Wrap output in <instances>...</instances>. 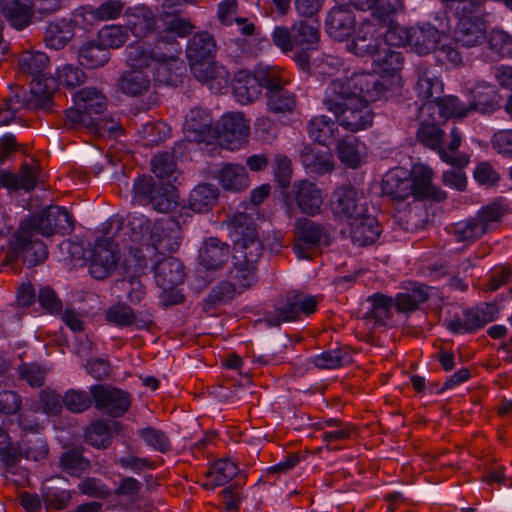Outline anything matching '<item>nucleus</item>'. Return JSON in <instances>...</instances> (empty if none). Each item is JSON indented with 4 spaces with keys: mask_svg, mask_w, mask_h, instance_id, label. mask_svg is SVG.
<instances>
[{
    "mask_svg": "<svg viewBox=\"0 0 512 512\" xmlns=\"http://www.w3.org/2000/svg\"><path fill=\"white\" fill-rule=\"evenodd\" d=\"M430 286L414 282L406 292L397 293L395 308L399 313L409 314L419 309L420 305L427 302L430 298Z\"/></svg>",
    "mask_w": 512,
    "mask_h": 512,
    "instance_id": "nucleus-35",
    "label": "nucleus"
},
{
    "mask_svg": "<svg viewBox=\"0 0 512 512\" xmlns=\"http://www.w3.org/2000/svg\"><path fill=\"white\" fill-rule=\"evenodd\" d=\"M118 259L112 247L102 244L101 240H96L89 262L90 275L97 280L107 278L116 268Z\"/></svg>",
    "mask_w": 512,
    "mask_h": 512,
    "instance_id": "nucleus-23",
    "label": "nucleus"
},
{
    "mask_svg": "<svg viewBox=\"0 0 512 512\" xmlns=\"http://www.w3.org/2000/svg\"><path fill=\"white\" fill-rule=\"evenodd\" d=\"M292 198L299 211L309 217L321 214L324 203L323 191L309 180L293 184Z\"/></svg>",
    "mask_w": 512,
    "mask_h": 512,
    "instance_id": "nucleus-16",
    "label": "nucleus"
},
{
    "mask_svg": "<svg viewBox=\"0 0 512 512\" xmlns=\"http://www.w3.org/2000/svg\"><path fill=\"white\" fill-rule=\"evenodd\" d=\"M217 51V45L214 37L208 32H199L194 34L186 47V56L192 67L194 64H200L213 58Z\"/></svg>",
    "mask_w": 512,
    "mask_h": 512,
    "instance_id": "nucleus-32",
    "label": "nucleus"
},
{
    "mask_svg": "<svg viewBox=\"0 0 512 512\" xmlns=\"http://www.w3.org/2000/svg\"><path fill=\"white\" fill-rule=\"evenodd\" d=\"M177 190L172 183L160 184L154 190L148 204L152 205L153 209L161 212L168 213L172 211L178 204Z\"/></svg>",
    "mask_w": 512,
    "mask_h": 512,
    "instance_id": "nucleus-56",
    "label": "nucleus"
},
{
    "mask_svg": "<svg viewBox=\"0 0 512 512\" xmlns=\"http://www.w3.org/2000/svg\"><path fill=\"white\" fill-rule=\"evenodd\" d=\"M443 136V130L435 123H421L416 132L417 141L438 154L443 150Z\"/></svg>",
    "mask_w": 512,
    "mask_h": 512,
    "instance_id": "nucleus-59",
    "label": "nucleus"
},
{
    "mask_svg": "<svg viewBox=\"0 0 512 512\" xmlns=\"http://www.w3.org/2000/svg\"><path fill=\"white\" fill-rule=\"evenodd\" d=\"M484 225L476 217L453 224L452 234L457 242L472 244L486 234Z\"/></svg>",
    "mask_w": 512,
    "mask_h": 512,
    "instance_id": "nucleus-57",
    "label": "nucleus"
},
{
    "mask_svg": "<svg viewBox=\"0 0 512 512\" xmlns=\"http://www.w3.org/2000/svg\"><path fill=\"white\" fill-rule=\"evenodd\" d=\"M436 20H440L438 27L430 23H422L410 27L409 46L416 54L427 55L435 51L440 42L441 35L446 30H449V19L445 14L436 17Z\"/></svg>",
    "mask_w": 512,
    "mask_h": 512,
    "instance_id": "nucleus-9",
    "label": "nucleus"
},
{
    "mask_svg": "<svg viewBox=\"0 0 512 512\" xmlns=\"http://www.w3.org/2000/svg\"><path fill=\"white\" fill-rule=\"evenodd\" d=\"M353 362L349 346H339L326 350L313 358V364L319 369H336Z\"/></svg>",
    "mask_w": 512,
    "mask_h": 512,
    "instance_id": "nucleus-48",
    "label": "nucleus"
},
{
    "mask_svg": "<svg viewBox=\"0 0 512 512\" xmlns=\"http://www.w3.org/2000/svg\"><path fill=\"white\" fill-rule=\"evenodd\" d=\"M86 442L98 449H106L112 442L109 424L102 420L92 422L85 431Z\"/></svg>",
    "mask_w": 512,
    "mask_h": 512,
    "instance_id": "nucleus-60",
    "label": "nucleus"
},
{
    "mask_svg": "<svg viewBox=\"0 0 512 512\" xmlns=\"http://www.w3.org/2000/svg\"><path fill=\"white\" fill-rule=\"evenodd\" d=\"M332 243L329 225L316 222L307 217H300L294 223L293 252L298 258L308 259L310 254L321 246Z\"/></svg>",
    "mask_w": 512,
    "mask_h": 512,
    "instance_id": "nucleus-6",
    "label": "nucleus"
},
{
    "mask_svg": "<svg viewBox=\"0 0 512 512\" xmlns=\"http://www.w3.org/2000/svg\"><path fill=\"white\" fill-rule=\"evenodd\" d=\"M381 191L384 196H388L396 202H402L412 195L409 178L400 176L398 171H390L385 175Z\"/></svg>",
    "mask_w": 512,
    "mask_h": 512,
    "instance_id": "nucleus-46",
    "label": "nucleus"
},
{
    "mask_svg": "<svg viewBox=\"0 0 512 512\" xmlns=\"http://www.w3.org/2000/svg\"><path fill=\"white\" fill-rule=\"evenodd\" d=\"M219 196L218 188L213 184H200L189 195V208L197 213L212 210Z\"/></svg>",
    "mask_w": 512,
    "mask_h": 512,
    "instance_id": "nucleus-47",
    "label": "nucleus"
},
{
    "mask_svg": "<svg viewBox=\"0 0 512 512\" xmlns=\"http://www.w3.org/2000/svg\"><path fill=\"white\" fill-rule=\"evenodd\" d=\"M489 50L502 59L512 60V35L503 29H492L487 34Z\"/></svg>",
    "mask_w": 512,
    "mask_h": 512,
    "instance_id": "nucleus-58",
    "label": "nucleus"
},
{
    "mask_svg": "<svg viewBox=\"0 0 512 512\" xmlns=\"http://www.w3.org/2000/svg\"><path fill=\"white\" fill-rule=\"evenodd\" d=\"M300 160L307 173L324 175L333 170L334 164L330 153L315 150L311 145H305L300 152Z\"/></svg>",
    "mask_w": 512,
    "mask_h": 512,
    "instance_id": "nucleus-41",
    "label": "nucleus"
},
{
    "mask_svg": "<svg viewBox=\"0 0 512 512\" xmlns=\"http://www.w3.org/2000/svg\"><path fill=\"white\" fill-rule=\"evenodd\" d=\"M125 3L121 0H104L98 6L85 5L81 7L80 15L88 24L95 21L117 19L124 11Z\"/></svg>",
    "mask_w": 512,
    "mask_h": 512,
    "instance_id": "nucleus-38",
    "label": "nucleus"
},
{
    "mask_svg": "<svg viewBox=\"0 0 512 512\" xmlns=\"http://www.w3.org/2000/svg\"><path fill=\"white\" fill-rule=\"evenodd\" d=\"M217 178L225 190L240 192L249 186L246 168L240 164H224L218 171Z\"/></svg>",
    "mask_w": 512,
    "mask_h": 512,
    "instance_id": "nucleus-42",
    "label": "nucleus"
},
{
    "mask_svg": "<svg viewBox=\"0 0 512 512\" xmlns=\"http://www.w3.org/2000/svg\"><path fill=\"white\" fill-rule=\"evenodd\" d=\"M128 39L127 29L123 26L111 25L100 29L98 41L106 49H115L121 47Z\"/></svg>",
    "mask_w": 512,
    "mask_h": 512,
    "instance_id": "nucleus-64",
    "label": "nucleus"
},
{
    "mask_svg": "<svg viewBox=\"0 0 512 512\" xmlns=\"http://www.w3.org/2000/svg\"><path fill=\"white\" fill-rule=\"evenodd\" d=\"M444 4L462 3L458 7L457 24L453 32L456 44L471 48L480 46L487 40L485 24L486 0H440Z\"/></svg>",
    "mask_w": 512,
    "mask_h": 512,
    "instance_id": "nucleus-5",
    "label": "nucleus"
},
{
    "mask_svg": "<svg viewBox=\"0 0 512 512\" xmlns=\"http://www.w3.org/2000/svg\"><path fill=\"white\" fill-rule=\"evenodd\" d=\"M330 209L337 219H354L362 213L357 189L350 184L336 188L330 198Z\"/></svg>",
    "mask_w": 512,
    "mask_h": 512,
    "instance_id": "nucleus-20",
    "label": "nucleus"
},
{
    "mask_svg": "<svg viewBox=\"0 0 512 512\" xmlns=\"http://www.w3.org/2000/svg\"><path fill=\"white\" fill-rule=\"evenodd\" d=\"M381 225L376 217L360 213L350 225V237L358 246L372 245L381 234Z\"/></svg>",
    "mask_w": 512,
    "mask_h": 512,
    "instance_id": "nucleus-26",
    "label": "nucleus"
},
{
    "mask_svg": "<svg viewBox=\"0 0 512 512\" xmlns=\"http://www.w3.org/2000/svg\"><path fill=\"white\" fill-rule=\"evenodd\" d=\"M154 278L162 289L173 288L184 281V266L174 257H164L156 262L153 267Z\"/></svg>",
    "mask_w": 512,
    "mask_h": 512,
    "instance_id": "nucleus-27",
    "label": "nucleus"
},
{
    "mask_svg": "<svg viewBox=\"0 0 512 512\" xmlns=\"http://www.w3.org/2000/svg\"><path fill=\"white\" fill-rule=\"evenodd\" d=\"M38 3L33 0H1V11L10 24L18 30L27 27L31 22L32 8L37 9Z\"/></svg>",
    "mask_w": 512,
    "mask_h": 512,
    "instance_id": "nucleus-36",
    "label": "nucleus"
},
{
    "mask_svg": "<svg viewBox=\"0 0 512 512\" xmlns=\"http://www.w3.org/2000/svg\"><path fill=\"white\" fill-rule=\"evenodd\" d=\"M94 406L112 418H119L130 409L132 396L117 387L96 384L90 387Z\"/></svg>",
    "mask_w": 512,
    "mask_h": 512,
    "instance_id": "nucleus-8",
    "label": "nucleus"
},
{
    "mask_svg": "<svg viewBox=\"0 0 512 512\" xmlns=\"http://www.w3.org/2000/svg\"><path fill=\"white\" fill-rule=\"evenodd\" d=\"M131 70L124 72L117 85L119 90L129 96L136 97L144 94L150 87V74L146 67H135L129 63Z\"/></svg>",
    "mask_w": 512,
    "mask_h": 512,
    "instance_id": "nucleus-34",
    "label": "nucleus"
},
{
    "mask_svg": "<svg viewBox=\"0 0 512 512\" xmlns=\"http://www.w3.org/2000/svg\"><path fill=\"white\" fill-rule=\"evenodd\" d=\"M78 59L83 67L97 69L108 63L110 51L98 40H92L81 46L78 52Z\"/></svg>",
    "mask_w": 512,
    "mask_h": 512,
    "instance_id": "nucleus-45",
    "label": "nucleus"
},
{
    "mask_svg": "<svg viewBox=\"0 0 512 512\" xmlns=\"http://www.w3.org/2000/svg\"><path fill=\"white\" fill-rule=\"evenodd\" d=\"M472 93L473 97L469 103L470 111L490 114L500 107L499 95L493 86H478Z\"/></svg>",
    "mask_w": 512,
    "mask_h": 512,
    "instance_id": "nucleus-50",
    "label": "nucleus"
},
{
    "mask_svg": "<svg viewBox=\"0 0 512 512\" xmlns=\"http://www.w3.org/2000/svg\"><path fill=\"white\" fill-rule=\"evenodd\" d=\"M73 101L88 115L98 118H103L102 114L107 108L106 96L96 88L85 87L78 90L73 96Z\"/></svg>",
    "mask_w": 512,
    "mask_h": 512,
    "instance_id": "nucleus-40",
    "label": "nucleus"
},
{
    "mask_svg": "<svg viewBox=\"0 0 512 512\" xmlns=\"http://www.w3.org/2000/svg\"><path fill=\"white\" fill-rule=\"evenodd\" d=\"M180 52L179 42L169 36V40L156 41L153 48L139 43L128 46L127 58L135 67H146L155 82L176 87L186 71L184 61L178 57Z\"/></svg>",
    "mask_w": 512,
    "mask_h": 512,
    "instance_id": "nucleus-2",
    "label": "nucleus"
},
{
    "mask_svg": "<svg viewBox=\"0 0 512 512\" xmlns=\"http://www.w3.org/2000/svg\"><path fill=\"white\" fill-rule=\"evenodd\" d=\"M60 466L65 473L79 477L91 468V462L83 456L81 447H74L62 454Z\"/></svg>",
    "mask_w": 512,
    "mask_h": 512,
    "instance_id": "nucleus-54",
    "label": "nucleus"
},
{
    "mask_svg": "<svg viewBox=\"0 0 512 512\" xmlns=\"http://www.w3.org/2000/svg\"><path fill=\"white\" fill-rule=\"evenodd\" d=\"M358 98L346 78L335 79L325 89L322 104L336 117L351 104L358 102Z\"/></svg>",
    "mask_w": 512,
    "mask_h": 512,
    "instance_id": "nucleus-18",
    "label": "nucleus"
},
{
    "mask_svg": "<svg viewBox=\"0 0 512 512\" xmlns=\"http://www.w3.org/2000/svg\"><path fill=\"white\" fill-rule=\"evenodd\" d=\"M18 74L31 77L30 85L40 83L43 87L48 80L56 79L50 73V59L46 53L38 50H28L18 57Z\"/></svg>",
    "mask_w": 512,
    "mask_h": 512,
    "instance_id": "nucleus-14",
    "label": "nucleus"
},
{
    "mask_svg": "<svg viewBox=\"0 0 512 512\" xmlns=\"http://www.w3.org/2000/svg\"><path fill=\"white\" fill-rule=\"evenodd\" d=\"M433 175V170L427 165L415 164L412 167L409 184L414 199L441 202L447 198L444 190L433 185Z\"/></svg>",
    "mask_w": 512,
    "mask_h": 512,
    "instance_id": "nucleus-15",
    "label": "nucleus"
},
{
    "mask_svg": "<svg viewBox=\"0 0 512 512\" xmlns=\"http://www.w3.org/2000/svg\"><path fill=\"white\" fill-rule=\"evenodd\" d=\"M63 398L56 391L45 388L39 392V399L35 403V411L47 415H58L62 411Z\"/></svg>",
    "mask_w": 512,
    "mask_h": 512,
    "instance_id": "nucleus-62",
    "label": "nucleus"
},
{
    "mask_svg": "<svg viewBox=\"0 0 512 512\" xmlns=\"http://www.w3.org/2000/svg\"><path fill=\"white\" fill-rule=\"evenodd\" d=\"M417 82L415 89L419 98L424 102V105L435 104L443 92V84L432 71V69L420 63L416 67Z\"/></svg>",
    "mask_w": 512,
    "mask_h": 512,
    "instance_id": "nucleus-24",
    "label": "nucleus"
},
{
    "mask_svg": "<svg viewBox=\"0 0 512 512\" xmlns=\"http://www.w3.org/2000/svg\"><path fill=\"white\" fill-rule=\"evenodd\" d=\"M182 236L177 218L165 216L157 219L150 231V241L154 248L161 252H176L181 244Z\"/></svg>",
    "mask_w": 512,
    "mask_h": 512,
    "instance_id": "nucleus-11",
    "label": "nucleus"
},
{
    "mask_svg": "<svg viewBox=\"0 0 512 512\" xmlns=\"http://www.w3.org/2000/svg\"><path fill=\"white\" fill-rule=\"evenodd\" d=\"M75 35L71 21L61 19L50 22L44 33V42L48 48L59 50L64 48Z\"/></svg>",
    "mask_w": 512,
    "mask_h": 512,
    "instance_id": "nucleus-43",
    "label": "nucleus"
},
{
    "mask_svg": "<svg viewBox=\"0 0 512 512\" xmlns=\"http://www.w3.org/2000/svg\"><path fill=\"white\" fill-rule=\"evenodd\" d=\"M152 317L150 311L136 313L123 302H117L105 311V321L117 328L135 327L137 330H150L154 326Z\"/></svg>",
    "mask_w": 512,
    "mask_h": 512,
    "instance_id": "nucleus-12",
    "label": "nucleus"
},
{
    "mask_svg": "<svg viewBox=\"0 0 512 512\" xmlns=\"http://www.w3.org/2000/svg\"><path fill=\"white\" fill-rule=\"evenodd\" d=\"M371 57L373 58V63L378 72L386 76H392L397 71L401 70L404 62L402 52L395 51L386 46H382V48Z\"/></svg>",
    "mask_w": 512,
    "mask_h": 512,
    "instance_id": "nucleus-49",
    "label": "nucleus"
},
{
    "mask_svg": "<svg viewBox=\"0 0 512 512\" xmlns=\"http://www.w3.org/2000/svg\"><path fill=\"white\" fill-rule=\"evenodd\" d=\"M339 121L333 120L326 115L312 117L306 126L309 137L322 146L330 147L336 144L340 138Z\"/></svg>",
    "mask_w": 512,
    "mask_h": 512,
    "instance_id": "nucleus-22",
    "label": "nucleus"
},
{
    "mask_svg": "<svg viewBox=\"0 0 512 512\" xmlns=\"http://www.w3.org/2000/svg\"><path fill=\"white\" fill-rule=\"evenodd\" d=\"M137 433L146 445L155 451L167 453L172 449L169 437L162 430L153 427H146L138 430Z\"/></svg>",
    "mask_w": 512,
    "mask_h": 512,
    "instance_id": "nucleus-61",
    "label": "nucleus"
},
{
    "mask_svg": "<svg viewBox=\"0 0 512 512\" xmlns=\"http://www.w3.org/2000/svg\"><path fill=\"white\" fill-rule=\"evenodd\" d=\"M66 125L69 128L85 127L92 133L118 136L123 133L120 123L113 118H98L88 115L81 107L65 111Z\"/></svg>",
    "mask_w": 512,
    "mask_h": 512,
    "instance_id": "nucleus-13",
    "label": "nucleus"
},
{
    "mask_svg": "<svg viewBox=\"0 0 512 512\" xmlns=\"http://www.w3.org/2000/svg\"><path fill=\"white\" fill-rule=\"evenodd\" d=\"M273 44L304 72L311 68V55L318 50L320 31L317 25L300 20L290 28L276 26L271 34Z\"/></svg>",
    "mask_w": 512,
    "mask_h": 512,
    "instance_id": "nucleus-3",
    "label": "nucleus"
},
{
    "mask_svg": "<svg viewBox=\"0 0 512 512\" xmlns=\"http://www.w3.org/2000/svg\"><path fill=\"white\" fill-rule=\"evenodd\" d=\"M346 79L357 97L364 99L367 103L380 99L386 91L385 85L370 73H354Z\"/></svg>",
    "mask_w": 512,
    "mask_h": 512,
    "instance_id": "nucleus-30",
    "label": "nucleus"
},
{
    "mask_svg": "<svg viewBox=\"0 0 512 512\" xmlns=\"http://www.w3.org/2000/svg\"><path fill=\"white\" fill-rule=\"evenodd\" d=\"M185 137L189 142L212 144L217 140L218 128L207 109L191 108L185 116Z\"/></svg>",
    "mask_w": 512,
    "mask_h": 512,
    "instance_id": "nucleus-10",
    "label": "nucleus"
},
{
    "mask_svg": "<svg viewBox=\"0 0 512 512\" xmlns=\"http://www.w3.org/2000/svg\"><path fill=\"white\" fill-rule=\"evenodd\" d=\"M153 173L161 180L167 183L176 182L179 171L177 169L176 159L171 152H159L151 159Z\"/></svg>",
    "mask_w": 512,
    "mask_h": 512,
    "instance_id": "nucleus-52",
    "label": "nucleus"
},
{
    "mask_svg": "<svg viewBox=\"0 0 512 512\" xmlns=\"http://www.w3.org/2000/svg\"><path fill=\"white\" fill-rule=\"evenodd\" d=\"M435 105L439 109V114L444 118L451 117H465L470 112L469 105L465 106L456 96L449 95L439 97L435 102Z\"/></svg>",
    "mask_w": 512,
    "mask_h": 512,
    "instance_id": "nucleus-63",
    "label": "nucleus"
},
{
    "mask_svg": "<svg viewBox=\"0 0 512 512\" xmlns=\"http://www.w3.org/2000/svg\"><path fill=\"white\" fill-rule=\"evenodd\" d=\"M218 128L217 139L225 143L229 150H235L245 141L250 128L243 114L229 113L222 116Z\"/></svg>",
    "mask_w": 512,
    "mask_h": 512,
    "instance_id": "nucleus-19",
    "label": "nucleus"
},
{
    "mask_svg": "<svg viewBox=\"0 0 512 512\" xmlns=\"http://www.w3.org/2000/svg\"><path fill=\"white\" fill-rule=\"evenodd\" d=\"M335 118L345 130L358 132L372 126L374 113L369 103L359 97L358 102L351 104Z\"/></svg>",
    "mask_w": 512,
    "mask_h": 512,
    "instance_id": "nucleus-21",
    "label": "nucleus"
},
{
    "mask_svg": "<svg viewBox=\"0 0 512 512\" xmlns=\"http://www.w3.org/2000/svg\"><path fill=\"white\" fill-rule=\"evenodd\" d=\"M358 139L353 135H346L336 142L337 156L342 164L351 169L360 166L361 156L358 150Z\"/></svg>",
    "mask_w": 512,
    "mask_h": 512,
    "instance_id": "nucleus-55",
    "label": "nucleus"
},
{
    "mask_svg": "<svg viewBox=\"0 0 512 512\" xmlns=\"http://www.w3.org/2000/svg\"><path fill=\"white\" fill-rule=\"evenodd\" d=\"M73 229V218L66 208L46 207L20 222L17 231L9 239L3 263L14 264L21 258L28 268L38 266L48 258V247L37 236L66 235Z\"/></svg>",
    "mask_w": 512,
    "mask_h": 512,
    "instance_id": "nucleus-1",
    "label": "nucleus"
},
{
    "mask_svg": "<svg viewBox=\"0 0 512 512\" xmlns=\"http://www.w3.org/2000/svg\"><path fill=\"white\" fill-rule=\"evenodd\" d=\"M264 320L269 326H278L283 322L298 321L293 293L288 294L285 299L279 300L273 311L266 312Z\"/></svg>",
    "mask_w": 512,
    "mask_h": 512,
    "instance_id": "nucleus-53",
    "label": "nucleus"
},
{
    "mask_svg": "<svg viewBox=\"0 0 512 512\" xmlns=\"http://www.w3.org/2000/svg\"><path fill=\"white\" fill-rule=\"evenodd\" d=\"M231 85L236 100L241 104L253 103L261 95L254 70H238L231 80Z\"/></svg>",
    "mask_w": 512,
    "mask_h": 512,
    "instance_id": "nucleus-28",
    "label": "nucleus"
},
{
    "mask_svg": "<svg viewBox=\"0 0 512 512\" xmlns=\"http://www.w3.org/2000/svg\"><path fill=\"white\" fill-rule=\"evenodd\" d=\"M386 23L370 16L355 28V36L347 43V50L359 57L372 56L383 46V33Z\"/></svg>",
    "mask_w": 512,
    "mask_h": 512,
    "instance_id": "nucleus-7",
    "label": "nucleus"
},
{
    "mask_svg": "<svg viewBox=\"0 0 512 512\" xmlns=\"http://www.w3.org/2000/svg\"><path fill=\"white\" fill-rule=\"evenodd\" d=\"M371 308L365 313V319H373L380 326L388 325L392 318V309L395 307V300L391 296L376 292L367 298Z\"/></svg>",
    "mask_w": 512,
    "mask_h": 512,
    "instance_id": "nucleus-44",
    "label": "nucleus"
},
{
    "mask_svg": "<svg viewBox=\"0 0 512 512\" xmlns=\"http://www.w3.org/2000/svg\"><path fill=\"white\" fill-rule=\"evenodd\" d=\"M230 258V246L217 237L204 241L199 250V263L207 270H219Z\"/></svg>",
    "mask_w": 512,
    "mask_h": 512,
    "instance_id": "nucleus-25",
    "label": "nucleus"
},
{
    "mask_svg": "<svg viewBox=\"0 0 512 512\" xmlns=\"http://www.w3.org/2000/svg\"><path fill=\"white\" fill-rule=\"evenodd\" d=\"M284 85L265 96L266 109L278 119L294 113L297 106L296 94Z\"/></svg>",
    "mask_w": 512,
    "mask_h": 512,
    "instance_id": "nucleus-37",
    "label": "nucleus"
},
{
    "mask_svg": "<svg viewBox=\"0 0 512 512\" xmlns=\"http://www.w3.org/2000/svg\"><path fill=\"white\" fill-rule=\"evenodd\" d=\"M194 77L209 86L210 89L220 90L227 87L230 82V74L226 67L217 62L204 61L191 67Z\"/></svg>",
    "mask_w": 512,
    "mask_h": 512,
    "instance_id": "nucleus-29",
    "label": "nucleus"
},
{
    "mask_svg": "<svg viewBox=\"0 0 512 512\" xmlns=\"http://www.w3.org/2000/svg\"><path fill=\"white\" fill-rule=\"evenodd\" d=\"M233 260L239 265L250 264L257 266L263 254V245L258 238L257 232H250L247 237H238L234 241Z\"/></svg>",
    "mask_w": 512,
    "mask_h": 512,
    "instance_id": "nucleus-33",
    "label": "nucleus"
},
{
    "mask_svg": "<svg viewBox=\"0 0 512 512\" xmlns=\"http://www.w3.org/2000/svg\"><path fill=\"white\" fill-rule=\"evenodd\" d=\"M237 465L229 459H219L209 468L206 476L211 481L203 484L206 489H215L232 480L238 474Z\"/></svg>",
    "mask_w": 512,
    "mask_h": 512,
    "instance_id": "nucleus-51",
    "label": "nucleus"
},
{
    "mask_svg": "<svg viewBox=\"0 0 512 512\" xmlns=\"http://www.w3.org/2000/svg\"><path fill=\"white\" fill-rule=\"evenodd\" d=\"M124 16L127 29L137 38L145 37L155 28V16L152 10L145 5L127 8L124 12Z\"/></svg>",
    "mask_w": 512,
    "mask_h": 512,
    "instance_id": "nucleus-31",
    "label": "nucleus"
},
{
    "mask_svg": "<svg viewBox=\"0 0 512 512\" xmlns=\"http://www.w3.org/2000/svg\"><path fill=\"white\" fill-rule=\"evenodd\" d=\"M254 72L260 91L264 90V96L282 88L284 85L290 84V79L286 77L284 71L278 66L259 63L255 66Z\"/></svg>",
    "mask_w": 512,
    "mask_h": 512,
    "instance_id": "nucleus-39",
    "label": "nucleus"
},
{
    "mask_svg": "<svg viewBox=\"0 0 512 512\" xmlns=\"http://www.w3.org/2000/svg\"><path fill=\"white\" fill-rule=\"evenodd\" d=\"M356 19L348 5H337L329 10L325 19V31L329 37L344 41L355 32Z\"/></svg>",
    "mask_w": 512,
    "mask_h": 512,
    "instance_id": "nucleus-17",
    "label": "nucleus"
},
{
    "mask_svg": "<svg viewBox=\"0 0 512 512\" xmlns=\"http://www.w3.org/2000/svg\"><path fill=\"white\" fill-rule=\"evenodd\" d=\"M57 90L54 80H48L44 87L40 83L30 85L27 92L23 87H16V90L0 104V126L9 125L16 120V114L21 109L51 112L54 101L53 95Z\"/></svg>",
    "mask_w": 512,
    "mask_h": 512,
    "instance_id": "nucleus-4",
    "label": "nucleus"
}]
</instances>
